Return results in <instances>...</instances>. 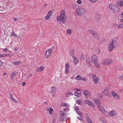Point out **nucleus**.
<instances>
[{"label": "nucleus", "instance_id": "nucleus-43", "mask_svg": "<svg viewBox=\"0 0 123 123\" xmlns=\"http://www.w3.org/2000/svg\"><path fill=\"white\" fill-rule=\"evenodd\" d=\"M64 120V118L63 117H61L60 119V120L61 121H63Z\"/></svg>", "mask_w": 123, "mask_h": 123}, {"label": "nucleus", "instance_id": "nucleus-4", "mask_svg": "<svg viewBox=\"0 0 123 123\" xmlns=\"http://www.w3.org/2000/svg\"><path fill=\"white\" fill-rule=\"evenodd\" d=\"M113 62L112 60L111 59H106L103 60L101 62L102 64L109 65L111 64Z\"/></svg>", "mask_w": 123, "mask_h": 123}, {"label": "nucleus", "instance_id": "nucleus-41", "mask_svg": "<svg viewBox=\"0 0 123 123\" xmlns=\"http://www.w3.org/2000/svg\"><path fill=\"white\" fill-rule=\"evenodd\" d=\"M98 96L100 98H102L103 97V95L100 93H99L98 95Z\"/></svg>", "mask_w": 123, "mask_h": 123}, {"label": "nucleus", "instance_id": "nucleus-9", "mask_svg": "<svg viewBox=\"0 0 123 123\" xmlns=\"http://www.w3.org/2000/svg\"><path fill=\"white\" fill-rule=\"evenodd\" d=\"M85 104L88 105L92 107H94L95 106L94 104L91 101L89 100H85Z\"/></svg>", "mask_w": 123, "mask_h": 123}, {"label": "nucleus", "instance_id": "nucleus-37", "mask_svg": "<svg viewBox=\"0 0 123 123\" xmlns=\"http://www.w3.org/2000/svg\"><path fill=\"white\" fill-rule=\"evenodd\" d=\"M118 27L119 28H123V24H120L118 26Z\"/></svg>", "mask_w": 123, "mask_h": 123}, {"label": "nucleus", "instance_id": "nucleus-57", "mask_svg": "<svg viewBox=\"0 0 123 123\" xmlns=\"http://www.w3.org/2000/svg\"><path fill=\"white\" fill-rule=\"evenodd\" d=\"M7 50V49L6 48H5L4 49L3 51L4 52H6Z\"/></svg>", "mask_w": 123, "mask_h": 123}, {"label": "nucleus", "instance_id": "nucleus-16", "mask_svg": "<svg viewBox=\"0 0 123 123\" xmlns=\"http://www.w3.org/2000/svg\"><path fill=\"white\" fill-rule=\"evenodd\" d=\"M51 13L52 12L51 11L48 12L47 15L45 18V19L47 20L50 17Z\"/></svg>", "mask_w": 123, "mask_h": 123}, {"label": "nucleus", "instance_id": "nucleus-56", "mask_svg": "<svg viewBox=\"0 0 123 123\" xmlns=\"http://www.w3.org/2000/svg\"><path fill=\"white\" fill-rule=\"evenodd\" d=\"M2 62L0 60V66H1L2 65Z\"/></svg>", "mask_w": 123, "mask_h": 123}, {"label": "nucleus", "instance_id": "nucleus-22", "mask_svg": "<svg viewBox=\"0 0 123 123\" xmlns=\"http://www.w3.org/2000/svg\"><path fill=\"white\" fill-rule=\"evenodd\" d=\"M61 105L62 106V107H68L69 105V104L67 103H62L61 104Z\"/></svg>", "mask_w": 123, "mask_h": 123}, {"label": "nucleus", "instance_id": "nucleus-17", "mask_svg": "<svg viewBox=\"0 0 123 123\" xmlns=\"http://www.w3.org/2000/svg\"><path fill=\"white\" fill-rule=\"evenodd\" d=\"M9 94H10V98L13 101L16 103H18V101L15 99L13 97L12 94H11L10 93H9Z\"/></svg>", "mask_w": 123, "mask_h": 123}, {"label": "nucleus", "instance_id": "nucleus-29", "mask_svg": "<svg viewBox=\"0 0 123 123\" xmlns=\"http://www.w3.org/2000/svg\"><path fill=\"white\" fill-rule=\"evenodd\" d=\"M17 72H12L11 76V78L12 79L13 78L14 76L17 74Z\"/></svg>", "mask_w": 123, "mask_h": 123}, {"label": "nucleus", "instance_id": "nucleus-12", "mask_svg": "<svg viewBox=\"0 0 123 123\" xmlns=\"http://www.w3.org/2000/svg\"><path fill=\"white\" fill-rule=\"evenodd\" d=\"M92 80L93 82L95 84H97L99 80L98 78L95 75H93L92 77Z\"/></svg>", "mask_w": 123, "mask_h": 123}, {"label": "nucleus", "instance_id": "nucleus-62", "mask_svg": "<svg viewBox=\"0 0 123 123\" xmlns=\"http://www.w3.org/2000/svg\"><path fill=\"white\" fill-rule=\"evenodd\" d=\"M83 80L84 81H86V79L85 78H83V80Z\"/></svg>", "mask_w": 123, "mask_h": 123}, {"label": "nucleus", "instance_id": "nucleus-28", "mask_svg": "<svg viewBox=\"0 0 123 123\" xmlns=\"http://www.w3.org/2000/svg\"><path fill=\"white\" fill-rule=\"evenodd\" d=\"M60 115L61 116H65L66 115V114L63 111H59Z\"/></svg>", "mask_w": 123, "mask_h": 123}, {"label": "nucleus", "instance_id": "nucleus-55", "mask_svg": "<svg viewBox=\"0 0 123 123\" xmlns=\"http://www.w3.org/2000/svg\"><path fill=\"white\" fill-rule=\"evenodd\" d=\"M85 57L86 58V60H88L89 59V57L87 55H86Z\"/></svg>", "mask_w": 123, "mask_h": 123}, {"label": "nucleus", "instance_id": "nucleus-48", "mask_svg": "<svg viewBox=\"0 0 123 123\" xmlns=\"http://www.w3.org/2000/svg\"><path fill=\"white\" fill-rule=\"evenodd\" d=\"M96 104L97 105H100V101L99 100L98 101V102L96 103Z\"/></svg>", "mask_w": 123, "mask_h": 123}, {"label": "nucleus", "instance_id": "nucleus-59", "mask_svg": "<svg viewBox=\"0 0 123 123\" xmlns=\"http://www.w3.org/2000/svg\"><path fill=\"white\" fill-rule=\"evenodd\" d=\"M76 89V90H77V91H78L80 92L81 91V90L79 89L76 88V89Z\"/></svg>", "mask_w": 123, "mask_h": 123}, {"label": "nucleus", "instance_id": "nucleus-20", "mask_svg": "<svg viewBox=\"0 0 123 123\" xmlns=\"http://www.w3.org/2000/svg\"><path fill=\"white\" fill-rule=\"evenodd\" d=\"M73 58L74 59L73 62L74 64L76 65L77 63L79 62V60L77 58L75 57V56H74V58Z\"/></svg>", "mask_w": 123, "mask_h": 123}, {"label": "nucleus", "instance_id": "nucleus-64", "mask_svg": "<svg viewBox=\"0 0 123 123\" xmlns=\"http://www.w3.org/2000/svg\"><path fill=\"white\" fill-rule=\"evenodd\" d=\"M11 55V54H6L5 55V56H10L11 55Z\"/></svg>", "mask_w": 123, "mask_h": 123}, {"label": "nucleus", "instance_id": "nucleus-35", "mask_svg": "<svg viewBox=\"0 0 123 123\" xmlns=\"http://www.w3.org/2000/svg\"><path fill=\"white\" fill-rule=\"evenodd\" d=\"M87 121L88 123H92V122L91 119L89 118H88L87 119Z\"/></svg>", "mask_w": 123, "mask_h": 123}, {"label": "nucleus", "instance_id": "nucleus-44", "mask_svg": "<svg viewBox=\"0 0 123 123\" xmlns=\"http://www.w3.org/2000/svg\"><path fill=\"white\" fill-rule=\"evenodd\" d=\"M119 78L120 79L123 80V75L120 76Z\"/></svg>", "mask_w": 123, "mask_h": 123}, {"label": "nucleus", "instance_id": "nucleus-54", "mask_svg": "<svg viewBox=\"0 0 123 123\" xmlns=\"http://www.w3.org/2000/svg\"><path fill=\"white\" fill-rule=\"evenodd\" d=\"M80 100H77L76 101V103L80 105Z\"/></svg>", "mask_w": 123, "mask_h": 123}, {"label": "nucleus", "instance_id": "nucleus-14", "mask_svg": "<svg viewBox=\"0 0 123 123\" xmlns=\"http://www.w3.org/2000/svg\"><path fill=\"white\" fill-rule=\"evenodd\" d=\"M55 88L54 86H53L51 87V93L53 95V96H55L56 92Z\"/></svg>", "mask_w": 123, "mask_h": 123}, {"label": "nucleus", "instance_id": "nucleus-23", "mask_svg": "<svg viewBox=\"0 0 123 123\" xmlns=\"http://www.w3.org/2000/svg\"><path fill=\"white\" fill-rule=\"evenodd\" d=\"M73 95V93L72 92H68L66 93L65 96L66 97H68L69 96V95Z\"/></svg>", "mask_w": 123, "mask_h": 123}, {"label": "nucleus", "instance_id": "nucleus-50", "mask_svg": "<svg viewBox=\"0 0 123 123\" xmlns=\"http://www.w3.org/2000/svg\"><path fill=\"white\" fill-rule=\"evenodd\" d=\"M69 73V71L68 70V69H66L65 70V74H67Z\"/></svg>", "mask_w": 123, "mask_h": 123}, {"label": "nucleus", "instance_id": "nucleus-63", "mask_svg": "<svg viewBox=\"0 0 123 123\" xmlns=\"http://www.w3.org/2000/svg\"><path fill=\"white\" fill-rule=\"evenodd\" d=\"M17 49H18V48L17 47H16L15 48L14 50L15 51H17Z\"/></svg>", "mask_w": 123, "mask_h": 123}, {"label": "nucleus", "instance_id": "nucleus-18", "mask_svg": "<svg viewBox=\"0 0 123 123\" xmlns=\"http://www.w3.org/2000/svg\"><path fill=\"white\" fill-rule=\"evenodd\" d=\"M47 110L49 112V114H50V115H51L53 113L54 110L51 107L48 108H47Z\"/></svg>", "mask_w": 123, "mask_h": 123}, {"label": "nucleus", "instance_id": "nucleus-13", "mask_svg": "<svg viewBox=\"0 0 123 123\" xmlns=\"http://www.w3.org/2000/svg\"><path fill=\"white\" fill-rule=\"evenodd\" d=\"M116 47L115 45H113L112 43H110L108 49L110 52H111Z\"/></svg>", "mask_w": 123, "mask_h": 123}, {"label": "nucleus", "instance_id": "nucleus-61", "mask_svg": "<svg viewBox=\"0 0 123 123\" xmlns=\"http://www.w3.org/2000/svg\"><path fill=\"white\" fill-rule=\"evenodd\" d=\"M13 19L14 21H16L18 19L17 18H15Z\"/></svg>", "mask_w": 123, "mask_h": 123}, {"label": "nucleus", "instance_id": "nucleus-8", "mask_svg": "<svg viewBox=\"0 0 123 123\" xmlns=\"http://www.w3.org/2000/svg\"><path fill=\"white\" fill-rule=\"evenodd\" d=\"M109 8L110 9L113 10L115 12H117L118 11V10L117 11L115 10L116 8H118V7L116 6L114 4H110L109 5Z\"/></svg>", "mask_w": 123, "mask_h": 123}, {"label": "nucleus", "instance_id": "nucleus-5", "mask_svg": "<svg viewBox=\"0 0 123 123\" xmlns=\"http://www.w3.org/2000/svg\"><path fill=\"white\" fill-rule=\"evenodd\" d=\"M110 87L109 86L105 87L104 91L102 92V93L104 95H106L108 97H110L111 94L109 92V89Z\"/></svg>", "mask_w": 123, "mask_h": 123}, {"label": "nucleus", "instance_id": "nucleus-2", "mask_svg": "<svg viewBox=\"0 0 123 123\" xmlns=\"http://www.w3.org/2000/svg\"><path fill=\"white\" fill-rule=\"evenodd\" d=\"M75 12L79 16L82 15L86 12L85 10L83 8L79 7L76 10Z\"/></svg>", "mask_w": 123, "mask_h": 123}, {"label": "nucleus", "instance_id": "nucleus-15", "mask_svg": "<svg viewBox=\"0 0 123 123\" xmlns=\"http://www.w3.org/2000/svg\"><path fill=\"white\" fill-rule=\"evenodd\" d=\"M83 93L84 95L87 98L90 95V93L87 90H84L83 91Z\"/></svg>", "mask_w": 123, "mask_h": 123}, {"label": "nucleus", "instance_id": "nucleus-1", "mask_svg": "<svg viewBox=\"0 0 123 123\" xmlns=\"http://www.w3.org/2000/svg\"><path fill=\"white\" fill-rule=\"evenodd\" d=\"M65 13L64 10H62L61 13V15L57 17V20L60 23H63L64 22L66 19V16L64 14Z\"/></svg>", "mask_w": 123, "mask_h": 123}, {"label": "nucleus", "instance_id": "nucleus-7", "mask_svg": "<svg viewBox=\"0 0 123 123\" xmlns=\"http://www.w3.org/2000/svg\"><path fill=\"white\" fill-rule=\"evenodd\" d=\"M52 52V50L51 49H49L46 51V53L45 57L47 58L49 57L51 55Z\"/></svg>", "mask_w": 123, "mask_h": 123}, {"label": "nucleus", "instance_id": "nucleus-34", "mask_svg": "<svg viewBox=\"0 0 123 123\" xmlns=\"http://www.w3.org/2000/svg\"><path fill=\"white\" fill-rule=\"evenodd\" d=\"M116 41H115V40H112L111 43H112L113 45H115L116 46L117 44V43H116Z\"/></svg>", "mask_w": 123, "mask_h": 123}, {"label": "nucleus", "instance_id": "nucleus-49", "mask_svg": "<svg viewBox=\"0 0 123 123\" xmlns=\"http://www.w3.org/2000/svg\"><path fill=\"white\" fill-rule=\"evenodd\" d=\"M118 38L117 37H116L114 38L113 40H115V41H116L117 40Z\"/></svg>", "mask_w": 123, "mask_h": 123}, {"label": "nucleus", "instance_id": "nucleus-45", "mask_svg": "<svg viewBox=\"0 0 123 123\" xmlns=\"http://www.w3.org/2000/svg\"><path fill=\"white\" fill-rule=\"evenodd\" d=\"M78 115H79L80 116H82L83 114L82 113H81L80 112H78Z\"/></svg>", "mask_w": 123, "mask_h": 123}, {"label": "nucleus", "instance_id": "nucleus-40", "mask_svg": "<svg viewBox=\"0 0 123 123\" xmlns=\"http://www.w3.org/2000/svg\"><path fill=\"white\" fill-rule=\"evenodd\" d=\"M11 35L12 36H14L15 37H18L17 36V35H15V33L13 32H12V33H11Z\"/></svg>", "mask_w": 123, "mask_h": 123}, {"label": "nucleus", "instance_id": "nucleus-25", "mask_svg": "<svg viewBox=\"0 0 123 123\" xmlns=\"http://www.w3.org/2000/svg\"><path fill=\"white\" fill-rule=\"evenodd\" d=\"M74 94L76 96L80 97L81 96V94L80 92H74Z\"/></svg>", "mask_w": 123, "mask_h": 123}, {"label": "nucleus", "instance_id": "nucleus-39", "mask_svg": "<svg viewBox=\"0 0 123 123\" xmlns=\"http://www.w3.org/2000/svg\"><path fill=\"white\" fill-rule=\"evenodd\" d=\"M93 101H94L95 103L98 102V101L99 100V99H97V98H94V99H93Z\"/></svg>", "mask_w": 123, "mask_h": 123}, {"label": "nucleus", "instance_id": "nucleus-26", "mask_svg": "<svg viewBox=\"0 0 123 123\" xmlns=\"http://www.w3.org/2000/svg\"><path fill=\"white\" fill-rule=\"evenodd\" d=\"M117 5L118 6L120 5L121 6L123 5V0H121V1L118 2L117 3Z\"/></svg>", "mask_w": 123, "mask_h": 123}, {"label": "nucleus", "instance_id": "nucleus-46", "mask_svg": "<svg viewBox=\"0 0 123 123\" xmlns=\"http://www.w3.org/2000/svg\"><path fill=\"white\" fill-rule=\"evenodd\" d=\"M97 0H90V1L92 2V3H95Z\"/></svg>", "mask_w": 123, "mask_h": 123}, {"label": "nucleus", "instance_id": "nucleus-10", "mask_svg": "<svg viewBox=\"0 0 123 123\" xmlns=\"http://www.w3.org/2000/svg\"><path fill=\"white\" fill-rule=\"evenodd\" d=\"M111 93L112 96L114 98L117 99H118L120 98V97L117 93L113 91H112Z\"/></svg>", "mask_w": 123, "mask_h": 123}, {"label": "nucleus", "instance_id": "nucleus-51", "mask_svg": "<svg viewBox=\"0 0 123 123\" xmlns=\"http://www.w3.org/2000/svg\"><path fill=\"white\" fill-rule=\"evenodd\" d=\"M86 63L88 64H89L90 63L89 61L88 60H86Z\"/></svg>", "mask_w": 123, "mask_h": 123}, {"label": "nucleus", "instance_id": "nucleus-24", "mask_svg": "<svg viewBox=\"0 0 123 123\" xmlns=\"http://www.w3.org/2000/svg\"><path fill=\"white\" fill-rule=\"evenodd\" d=\"M74 50L73 49H72L70 51V54L72 56V57L73 58L75 56H74Z\"/></svg>", "mask_w": 123, "mask_h": 123}, {"label": "nucleus", "instance_id": "nucleus-58", "mask_svg": "<svg viewBox=\"0 0 123 123\" xmlns=\"http://www.w3.org/2000/svg\"><path fill=\"white\" fill-rule=\"evenodd\" d=\"M105 39L104 38H102V39L101 41V42L102 43H103L105 41Z\"/></svg>", "mask_w": 123, "mask_h": 123}, {"label": "nucleus", "instance_id": "nucleus-36", "mask_svg": "<svg viewBox=\"0 0 123 123\" xmlns=\"http://www.w3.org/2000/svg\"><path fill=\"white\" fill-rule=\"evenodd\" d=\"M100 119L103 123V122H106L104 120V119L102 117H100Z\"/></svg>", "mask_w": 123, "mask_h": 123}, {"label": "nucleus", "instance_id": "nucleus-6", "mask_svg": "<svg viewBox=\"0 0 123 123\" xmlns=\"http://www.w3.org/2000/svg\"><path fill=\"white\" fill-rule=\"evenodd\" d=\"M90 33L96 39H99V36L97 33L93 30H90Z\"/></svg>", "mask_w": 123, "mask_h": 123}, {"label": "nucleus", "instance_id": "nucleus-21", "mask_svg": "<svg viewBox=\"0 0 123 123\" xmlns=\"http://www.w3.org/2000/svg\"><path fill=\"white\" fill-rule=\"evenodd\" d=\"M75 79L78 80H83L82 77L79 74L76 77Z\"/></svg>", "mask_w": 123, "mask_h": 123}, {"label": "nucleus", "instance_id": "nucleus-19", "mask_svg": "<svg viewBox=\"0 0 123 123\" xmlns=\"http://www.w3.org/2000/svg\"><path fill=\"white\" fill-rule=\"evenodd\" d=\"M97 57L96 55H93L91 58V60L93 62H97Z\"/></svg>", "mask_w": 123, "mask_h": 123}, {"label": "nucleus", "instance_id": "nucleus-27", "mask_svg": "<svg viewBox=\"0 0 123 123\" xmlns=\"http://www.w3.org/2000/svg\"><path fill=\"white\" fill-rule=\"evenodd\" d=\"M12 63L14 65H18L20 64V61H14L12 62Z\"/></svg>", "mask_w": 123, "mask_h": 123}, {"label": "nucleus", "instance_id": "nucleus-42", "mask_svg": "<svg viewBox=\"0 0 123 123\" xmlns=\"http://www.w3.org/2000/svg\"><path fill=\"white\" fill-rule=\"evenodd\" d=\"M44 67L43 66H42L40 68V69L41 70L40 71H42L43 70V69H44Z\"/></svg>", "mask_w": 123, "mask_h": 123}, {"label": "nucleus", "instance_id": "nucleus-47", "mask_svg": "<svg viewBox=\"0 0 123 123\" xmlns=\"http://www.w3.org/2000/svg\"><path fill=\"white\" fill-rule=\"evenodd\" d=\"M77 118L78 119H79V120H82V119H83L81 117H77Z\"/></svg>", "mask_w": 123, "mask_h": 123}, {"label": "nucleus", "instance_id": "nucleus-33", "mask_svg": "<svg viewBox=\"0 0 123 123\" xmlns=\"http://www.w3.org/2000/svg\"><path fill=\"white\" fill-rule=\"evenodd\" d=\"M93 63H94L96 67L97 68H98L99 67V65L97 62H93Z\"/></svg>", "mask_w": 123, "mask_h": 123}, {"label": "nucleus", "instance_id": "nucleus-52", "mask_svg": "<svg viewBox=\"0 0 123 123\" xmlns=\"http://www.w3.org/2000/svg\"><path fill=\"white\" fill-rule=\"evenodd\" d=\"M40 68H37L36 69V71L37 72H38L39 71H40Z\"/></svg>", "mask_w": 123, "mask_h": 123}, {"label": "nucleus", "instance_id": "nucleus-53", "mask_svg": "<svg viewBox=\"0 0 123 123\" xmlns=\"http://www.w3.org/2000/svg\"><path fill=\"white\" fill-rule=\"evenodd\" d=\"M67 32L69 34H70L71 33V31L69 29H68L67 31Z\"/></svg>", "mask_w": 123, "mask_h": 123}, {"label": "nucleus", "instance_id": "nucleus-3", "mask_svg": "<svg viewBox=\"0 0 123 123\" xmlns=\"http://www.w3.org/2000/svg\"><path fill=\"white\" fill-rule=\"evenodd\" d=\"M97 107L99 110L105 116H108V112L107 111H106L105 109L103 107L99 105H98Z\"/></svg>", "mask_w": 123, "mask_h": 123}, {"label": "nucleus", "instance_id": "nucleus-32", "mask_svg": "<svg viewBox=\"0 0 123 123\" xmlns=\"http://www.w3.org/2000/svg\"><path fill=\"white\" fill-rule=\"evenodd\" d=\"M66 69H68L69 68V66L68 63H66L65 64Z\"/></svg>", "mask_w": 123, "mask_h": 123}, {"label": "nucleus", "instance_id": "nucleus-31", "mask_svg": "<svg viewBox=\"0 0 123 123\" xmlns=\"http://www.w3.org/2000/svg\"><path fill=\"white\" fill-rule=\"evenodd\" d=\"M74 109L75 111L78 112L79 110V107L77 106H76L74 107Z\"/></svg>", "mask_w": 123, "mask_h": 123}, {"label": "nucleus", "instance_id": "nucleus-60", "mask_svg": "<svg viewBox=\"0 0 123 123\" xmlns=\"http://www.w3.org/2000/svg\"><path fill=\"white\" fill-rule=\"evenodd\" d=\"M4 56V55H3V54H0V57H3Z\"/></svg>", "mask_w": 123, "mask_h": 123}, {"label": "nucleus", "instance_id": "nucleus-38", "mask_svg": "<svg viewBox=\"0 0 123 123\" xmlns=\"http://www.w3.org/2000/svg\"><path fill=\"white\" fill-rule=\"evenodd\" d=\"M76 3L78 4H81L82 2L80 0H77Z\"/></svg>", "mask_w": 123, "mask_h": 123}, {"label": "nucleus", "instance_id": "nucleus-11", "mask_svg": "<svg viewBox=\"0 0 123 123\" xmlns=\"http://www.w3.org/2000/svg\"><path fill=\"white\" fill-rule=\"evenodd\" d=\"M108 115L111 117H112L114 116H116L117 115V112L115 110H112L109 112Z\"/></svg>", "mask_w": 123, "mask_h": 123}, {"label": "nucleus", "instance_id": "nucleus-30", "mask_svg": "<svg viewBox=\"0 0 123 123\" xmlns=\"http://www.w3.org/2000/svg\"><path fill=\"white\" fill-rule=\"evenodd\" d=\"M80 59L81 60H84L85 59L84 55L83 54H82L81 55Z\"/></svg>", "mask_w": 123, "mask_h": 123}]
</instances>
